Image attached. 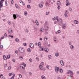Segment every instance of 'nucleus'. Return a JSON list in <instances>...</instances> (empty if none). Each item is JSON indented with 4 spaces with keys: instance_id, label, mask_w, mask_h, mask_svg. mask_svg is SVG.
Returning a JSON list of instances; mask_svg holds the SVG:
<instances>
[{
    "instance_id": "obj_14",
    "label": "nucleus",
    "mask_w": 79,
    "mask_h": 79,
    "mask_svg": "<svg viewBox=\"0 0 79 79\" xmlns=\"http://www.w3.org/2000/svg\"><path fill=\"white\" fill-rule=\"evenodd\" d=\"M13 17L14 18V19H15L16 18V15L15 14H13Z\"/></svg>"
},
{
    "instance_id": "obj_23",
    "label": "nucleus",
    "mask_w": 79,
    "mask_h": 79,
    "mask_svg": "<svg viewBox=\"0 0 79 79\" xmlns=\"http://www.w3.org/2000/svg\"><path fill=\"white\" fill-rule=\"evenodd\" d=\"M27 51L28 52H31V50L30 48H28L27 49Z\"/></svg>"
},
{
    "instance_id": "obj_33",
    "label": "nucleus",
    "mask_w": 79,
    "mask_h": 79,
    "mask_svg": "<svg viewBox=\"0 0 79 79\" xmlns=\"http://www.w3.org/2000/svg\"><path fill=\"white\" fill-rule=\"evenodd\" d=\"M10 58V55H8L7 56V59H9V58Z\"/></svg>"
},
{
    "instance_id": "obj_53",
    "label": "nucleus",
    "mask_w": 79,
    "mask_h": 79,
    "mask_svg": "<svg viewBox=\"0 0 79 79\" xmlns=\"http://www.w3.org/2000/svg\"><path fill=\"white\" fill-rule=\"evenodd\" d=\"M19 76L20 77H22V75L21 74H19Z\"/></svg>"
},
{
    "instance_id": "obj_20",
    "label": "nucleus",
    "mask_w": 79,
    "mask_h": 79,
    "mask_svg": "<svg viewBox=\"0 0 79 79\" xmlns=\"http://www.w3.org/2000/svg\"><path fill=\"white\" fill-rule=\"evenodd\" d=\"M39 6L40 8H42V7H43V5L41 4H39Z\"/></svg>"
},
{
    "instance_id": "obj_37",
    "label": "nucleus",
    "mask_w": 79,
    "mask_h": 79,
    "mask_svg": "<svg viewBox=\"0 0 79 79\" xmlns=\"http://www.w3.org/2000/svg\"><path fill=\"white\" fill-rule=\"evenodd\" d=\"M60 73H63V70L62 69H60Z\"/></svg>"
},
{
    "instance_id": "obj_34",
    "label": "nucleus",
    "mask_w": 79,
    "mask_h": 79,
    "mask_svg": "<svg viewBox=\"0 0 79 79\" xmlns=\"http://www.w3.org/2000/svg\"><path fill=\"white\" fill-rule=\"evenodd\" d=\"M13 74H14L13 73H10L9 74V76H11V75H13Z\"/></svg>"
},
{
    "instance_id": "obj_13",
    "label": "nucleus",
    "mask_w": 79,
    "mask_h": 79,
    "mask_svg": "<svg viewBox=\"0 0 79 79\" xmlns=\"http://www.w3.org/2000/svg\"><path fill=\"white\" fill-rule=\"evenodd\" d=\"M62 26V28L63 29H65L66 28V24H63ZM63 25H64V26H63Z\"/></svg>"
},
{
    "instance_id": "obj_7",
    "label": "nucleus",
    "mask_w": 79,
    "mask_h": 79,
    "mask_svg": "<svg viewBox=\"0 0 79 79\" xmlns=\"http://www.w3.org/2000/svg\"><path fill=\"white\" fill-rule=\"evenodd\" d=\"M8 32L10 33V34H12V33H13V30L11 29L9 30L8 31Z\"/></svg>"
},
{
    "instance_id": "obj_8",
    "label": "nucleus",
    "mask_w": 79,
    "mask_h": 79,
    "mask_svg": "<svg viewBox=\"0 0 79 79\" xmlns=\"http://www.w3.org/2000/svg\"><path fill=\"white\" fill-rule=\"evenodd\" d=\"M60 63L62 66H63V65H64V63H63V61L62 60H60Z\"/></svg>"
},
{
    "instance_id": "obj_51",
    "label": "nucleus",
    "mask_w": 79,
    "mask_h": 79,
    "mask_svg": "<svg viewBox=\"0 0 79 79\" xmlns=\"http://www.w3.org/2000/svg\"><path fill=\"white\" fill-rule=\"evenodd\" d=\"M65 13L66 14H68V13H69V12H68L67 11V10L66 11Z\"/></svg>"
},
{
    "instance_id": "obj_42",
    "label": "nucleus",
    "mask_w": 79,
    "mask_h": 79,
    "mask_svg": "<svg viewBox=\"0 0 79 79\" xmlns=\"http://www.w3.org/2000/svg\"><path fill=\"white\" fill-rule=\"evenodd\" d=\"M15 7H16V8H19V6H18V5L16 4H15Z\"/></svg>"
},
{
    "instance_id": "obj_16",
    "label": "nucleus",
    "mask_w": 79,
    "mask_h": 79,
    "mask_svg": "<svg viewBox=\"0 0 79 79\" xmlns=\"http://www.w3.org/2000/svg\"><path fill=\"white\" fill-rule=\"evenodd\" d=\"M44 51H45V52H48V49L46 48H44Z\"/></svg>"
},
{
    "instance_id": "obj_22",
    "label": "nucleus",
    "mask_w": 79,
    "mask_h": 79,
    "mask_svg": "<svg viewBox=\"0 0 79 79\" xmlns=\"http://www.w3.org/2000/svg\"><path fill=\"white\" fill-rule=\"evenodd\" d=\"M15 41L17 42H19V40L18 38H16L15 39Z\"/></svg>"
},
{
    "instance_id": "obj_38",
    "label": "nucleus",
    "mask_w": 79,
    "mask_h": 79,
    "mask_svg": "<svg viewBox=\"0 0 79 79\" xmlns=\"http://www.w3.org/2000/svg\"><path fill=\"white\" fill-rule=\"evenodd\" d=\"M11 4H13L14 2L13 0H11L10 1Z\"/></svg>"
},
{
    "instance_id": "obj_4",
    "label": "nucleus",
    "mask_w": 79,
    "mask_h": 79,
    "mask_svg": "<svg viewBox=\"0 0 79 79\" xmlns=\"http://www.w3.org/2000/svg\"><path fill=\"white\" fill-rule=\"evenodd\" d=\"M67 74H73V71H71L70 70H69L68 71L67 73Z\"/></svg>"
},
{
    "instance_id": "obj_61",
    "label": "nucleus",
    "mask_w": 79,
    "mask_h": 79,
    "mask_svg": "<svg viewBox=\"0 0 79 79\" xmlns=\"http://www.w3.org/2000/svg\"><path fill=\"white\" fill-rule=\"evenodd\" d=\"M4 36H5V37H6V36H7V34H6L5 33L4 35Z\"/></svg>"
},
{
    "instance_id": "obj_5",
    "label": "nucleus",
    "mask_w": 79,
    "mask_h": 79,
    "mask_svg": "<svg viewBox=\"0 0 79 79\" xmlns=\"http://www.w3.org/2000/svg\"><path fill=\"white\" fill-rule=\"evenodd\" d=\"M73 23L74 24H79V22L77 20H75L74 21Z\"/></svg>"
},
{
    "instance_id": "obj_47",
    "label": "nucleus",
    "mask_w": 79,
    "mask_h": 79,
    "mask_svg": "<svg viewBox=\"0 0 79 79\" xmlns=\"http://www.w3.org/2000/svg\"><path fill=\"white\" fill-rule=\"evenodd\" d=\"M0 48H3V45H0Z\"/></svg>"
},
{
    "instance_id": "obj_28",
    "label": "nucleus",
    "mask_w": 79,
    "mask_h": 79,
    "mask_svg": "<svg viewBox=\"0 0 79 79\" xmlns=\"http://www.w3.org/2000/svg\"><path fill=\"white\" fill-rule=\"evenodd\" d=\"M22 64L24 66V67H26V64L25 63H22Z\"/></svg>"
},
{
    "instance_id": "obj_18",
    "label": "nucleus",
    "mask_w": 79,
    "mask_h": 79,
    "mask_svg": "<svg viewBox=\"0 0 79 79\" xmlns=\"http://www.w3.org/2000/svg\"><path fill=\"white\" fill-rule=\"evenodd\" d=\"M3 58L4 60H6V56H5V55H4L3 56Z\"/></svg>"
},
{
    "instance_id": "obj_64",
    "label": "nucleus",
    "mask_w": 79,
    "mask_h": 79,
    "mask_svg": "<svg viewBox=\"0 0 79 79\" xmlns=\"http://www.w3.org/2000/svg\"><path fill=\"white\" fill-rule=\"evenodd\" d=\"M67 79H72V78L71 77H69L67 78Z\"/></svg>"
},
{
    "instance_id": "obj_44",
    "label": "nucleus",
    "mask_w": 79,
    "mask_h": 79,
    "mask_svg": "<svg viewBox=\"0 0 79 79\" xmlns=\"http://www.w3.org/2000/svg\"><path fill=\"white\" fill-rule=\"evenodd\" d=\"M41 65H44V62H42L41 63Z\"/></svg>"
},
{
    "instance_id": "obj_56",
    "label": "nucleus",
    "mask_w": 79,
    "mask_h": 79,
    "mask_svg": "<svg viewBox=\"0 0 79 79\" xmlns=\"http://www.w3.org/2000/svg\"><path fill=\"white\" fill-rule=\"evenodd\" d=\"M20 3H23V1H20Z\"/></svg>"
},
{
    "instance_id": "obj_54",
    "label": "nucleus",
    "mask_w": 79,
    "mask_h": 79,
    "mask_svg": "<svg viewBox=\"0 0 79 79\" xmlns=\"http://www.w3.org/2000/svg\"><path fill=\"white\" fill-rule=\"evenodd\" d=\"M57 32H58V33H60V32H61V31H60V30H58V31H57Z\"/></svg>"
},
{
    "instance_id": "obj_29",
    "label": "nucleus",
    "mask_w": 79,
    "mask_h": 79,
    "mask_svg": "<svg viewBox=\"0 0 79 79\" xmlns=\"http://www.w3.org/2000/svg\"><path fill=\"white\" fill-rule=\"evenodd\" d=\"M55 55L56 56H59V53H56L55 54Z\"/></svg>"
},
{
    "instance_id": "obj_60",
    "label": "nucleus",
    "mask_w": 79,
    "mask_h": 79,
    "mask_svg": "<svg viewBox=\"0 0 79 79\" xmlns=\"http://www.w3.org/2000/svg\"><path fill=\"white\" fill-rule=\"evenodd\" d=\"M36 60H38V61H39V57H36Z\"/></svg>"
},
{
    "instance_id": "obj_36",
    "label": "nucleus",
    "mask_w": 79,
    "mask_h": 79,
    "mask_svg": "<svg viewBox=\"0 0 79 79\" xmlns=\"http://www.w3.org/2000/svg\"><path fill=\"white\" fill-rule=\"evenodd\" d=\"M70 48L72 49H73L74 48V46H73V45H71L70 46Z\"/></svg>"
},
{
    "instance_id": "obj_39",
    "label": "nucleus",
    "mask_w": 79,
    "mask_h": 79,
    "mask_svg": "<svg viewBox=\"0 0 79 79\" xmlns=\"http://www.w3.org/2000/svg\"><path fill=\"white\" fill-rule=\"evenodd\" d=\"M7 23L9 24H11V21H8Z\"/></svg>"
},
{
    "instance_id": "obj_62",
    "label": "nucleus",
    "mask_w": 79,
    "mask_h": 79,
    "mask_svg": "<svg viewBox=\"0 0 79 79\" xmlns=\"http://www.w3.org/2000/svg\"><path fill=\"white\" fill-rule=\"evenodd\" d=\"M26 32H28V30H27V29H26Z\"/></svg>"
},
{
    "instance_id": "obj_59",
    "label": "nucleus",
    "mask_w": 79,
    "mask_h": 79,
    "mask_svg": "<svg viewBox=\"0 0 79 79\" xmlns=\"http://www.w3.org/2000/svg\"><path fill=\"white\" fill-rule=\"evenodd\" d=\"M69 4H70L69 3H68L66 4V6H68V5H69Z\"/></svg>"
},
{
    "instance_id": "obj_11",
    "label": "nucleus",
    "mask_w": 79,
    "mask_h": 79,
    "mask_svg": "<svg viewBox=\"0 0 79 79\" xmlns=\"http://www.w3.org/2000/svg\"><path fill=\"white\" fill-rule=\"evenodd\" d=\"M44 29L46 31H48V27L47 26H45L44 27Z\"/></svg>"
},
{
    "instance_id": "obj_6",
    "label": "nucleus",
    "mask_w": 79,
    "mask_h": 79,
    "mask_svg": "<svg viewBox=\"0 0 79 79\" xmlns=\"http://www.w3.org/2000/svg\"><path fill=\"white\" fill-rule=\"evenodd\" d=\"M30 46L32 48H34V44L32 43H30Z\"/></svg>"
},
{
    "instance_id": "obj_1",
    "label": "nucleus",
    "mask_w": 79,
    "mask_h": 79,
    "mask_svg": "<svg viewBox=\"0 0 79 79\" xmlns=\"http://www.w3.org/2000/svg\"><path fill=\"white\" fill-rule=\"evenodd\" d=\"M19 50L20 53L24 52V48L23 47H20L19 48Z\"/></svg>"
},
{
    "instance_id": "obj_43",
    "label": "nucleus",
    "mask_w": 79,
    "mask_h": 79,
    "mask_svg": "<svg viewBox=\"0 0 79 79\" xmlns=\"http://www.w3.org/2000/svg\"><path fill=\"white\" fill-rule=\"evenodd\" d=\"M48 39V38H47V37H45V38H44L45 40H47Z\"/></svg>"
},
{
    "instance_id": "obj_41",
    "label": "nucleus",
    "mask_w": 79,
    "mask_h": 79,
    "mask_svg": "<svg viewBox=\"0 0 79 79\" xmlns=\"http://www.w3.org/2000/svg\"><path fill=\"white\" fill-rule=\"evenodd\" d=\"M46 6L47 7L48 6V2H46Z\"/></svg>"
},
{
    "instance_id": "obj_25",
    "label": "nucleus",
    "mask_w": 79,
    "mask_h": 79,
    "mask_svg": "<svg viewBox=\"0 0 79 79\" xmlns=\"http://www.w3.org/2000/svg\"><path fill=\"white\" fill-rule=\"evenodd\" d=\"M38 46L40 48H41V45H40V42H39L38 43Z\"/></svg>"
},
{
    "instance_id": "obj_10",
    "label": "nucleus",
    "mask_w": 79,
    "mask_h": 79,
    "mask_svg": "<svg viewBox=\"0 0 79 79\" xmlns=\"http://www.w3.org/2000/svg\"><path fill=\"white\" fill-rule=\"evenodd\" d=\"M58 23H61L63 22V20L61 19H58V21H57Z\"/></svg>"
},
{
    "instance_id": "obj_63",
    "label": "nucleus",
    "mask_w": 79,
    "mask_h": 79,
    "mask_svg": "<svg viewBox=\"0 0 79 79\" xmlns=\"http://www.w3.org/2000/svg\"><path fill=\"white\" fill-rule=\"evenodd\" d=\"M69 10H70V11H71V10H72V8H69Z\"/></svg>"
},
{
    "instance_id": "obj_40",
    "label": "nucleus",
    "mask_w": 79,
    "mask_h": 79,
    "mask_svg": "<svg viewBox=\"0 0 79 79\" xmlns=\"http://www.w3.org/2000/svg\"><path fill=\"white\" fill-rule=\"evenodd\" d=\"M19 58H20V60H22L23 58V57L22 56H20Z\"/></svg>"
},
{
    "instance_id": "obj_32",
    "label": "nucleus",
    "mask_w": 79,
    "mask_h": 79,
    "mask_svg": "<svg viewBox=\"0 0 79 79\" xmlns=\"http://www.w3.org/2000/svg\"><path fill=\"white\" fill-rule=\"evenodd\" d=\"M0 77H1V78L2 79V78H3V74H1Z\"/></svg>"
},
{
    "instance_id": "obj_49",
    "label": "nucleus",
    "mask_w": 79,
    "mask_h": 79,
    "mask_svg": "<svg viewBox=\"0 0 79 79\" xmlns=\"http://www.w3.org/2000/svg\"><path fill=\"white\" fill-rule=\"evenodd\" d=\"M4 37V36H3L2 37V38H1V39H0L1 41L3 39Z\"/></svg>"
},
{
    "instance_id": "obj_31",
    "label": "nucleus",
    "mask_w": 79,
    "mask_h": 79,
    "mask_svg": "<svg viewBox=\"0 0 79 79\" xmlns=\"http://www.w3.org/2000/svg\"><path fill=\"white\" fill-rule=\"evenodd\" d=\"M11 66H10L8 68V70H10L11 69Z\"/></svg>"
},
{
    "instance_id": "obj_3",
    "label": "nucleus",
    "mask_w": 79,
    "mask_h": 79,
    "mask_svg": "<svg viewBox=\"0 0 79 79\" xmlns=\"http://www.w3.org/2000/svg\"><path fill=\"white\" fill-rule=\"evenodd\" d=\"M53 20H57V21H58V16H55L54 18H53Z\"/></svg>"
},
{
    "instance_id": "obj_45",
    "label": "nucleus",
    "mask_w": 79,
    "mask_h": 79,
    "mask_svg": "<svg viewBox=\"0 0 79 79\" xmlns=\"http://www.w3.org/2000/svg\"><path fill=\"white\" fill-rule=\"evenodd\" d=\"M48 57L49 59H50L51 58V57H52V56H51V55H49L48 56Z\"/></svg>"
},
{
    "instance_id": "obj_17",
    "label": "nucleus",
    "mask_w": 79,
    "mask_h": 79,
    "mask_svg": "<svg viewBox=\"0 0 79 79\" xmlns=\"http://www.w3.org/2000/svg\"><path fill=\"white\" fill-rule=\"evenodd\" d=\"M61 4V2L59 1H58L57 2V5H60Z\"/></svg>"
},
{
    "instance_id": "obj_58",
    "label": "nucleus",
    "mask_w": 79,
    "mask_h": 79,
    "mask_svg": "<svg viewBox=\"0 0 79 79\" xmlns=\"http://www.w3.org/2000/svg\"><path fill=\"white\" fill-rule=\"evenodd\" d=\"M12 61L13 62H15V60L14 59H12Z\"/></svg>"
},
{
    "instance_id": "obj_50",
    "label": "nucleus",
    "mask_w": 79,
    "mask_h": 79,
    "mask_svg": "<svg viewBox=\"0 0 79 79\" xmlns=\"http://www.w3.org/2000/svg\"><path fill=\"white\" fill-rule=\"evenodd\" d=\"M29 61H30V62H32V60L31 59H29Z\"/></svg>"
},
{
    "instance_id": "obj_52",
    "label": "nucleus",
    "mask_w": 79,
    "mask_h": 79,
    "mask_svg": "<svg viewBox=\"0 0 79 79\" xmlns=\"http://www.w3.org/2000/svg\"><path fill=\"white\" fill-rule=\"evenodd\" d=\"M4 67H6L7 66V64H5L4 65Z\"/></svg>"
},
{
    "instance_id": "obj_57",
    "label": "nucleus",
    "mask_w": 79,
    "mask_h": 79,
    "mask_svg": "<svg viewBox=\"0 0 79 79\" xmlns=\"http://www.w3.org/2000/svg\"><path fill=\"white\" fill-rule=\"evenodd\" d=\"M28 3H31V0H28Z\"/></svg>"
},
{
    "instance_id": "obj_21",
    "label": "nucleus",
    "mask_w": 79,
    "mask_h": 79,
    "mask_svg": "<svg viewBox=\"0 0 79 79\" xmlns=\"http://www.w3.org/2000/svg\"><path fill=\"white\" fill-rule=\"evenodd\" d=\"M35 23L37 26L39 25V22H38V21L37 20H36L35 21Z\"/></svg>"
},
{
    "instance_id": "obj_26",
    "label": "nucleus",
    "mask_w": 79,
    "mask_h": 79,
    "mask_svg": "<svg viewBox=\"0 0 79 79\" xmlns=\"http://www.w3.org/2000/svg\"><path fill=\"white\" fill-rule=\"evenodd\" d=\"M20 68H21V69H23V70H25V68H24V67H23V66H20Z\"/></svg>"
},
{
    "instance_id": "obj_2",
    "label": "nucleus",
    "mask_w": 79,
    "mask_h": 79,
    "mask_svg": "<svg viewBox=\"0 0 79 79\" xmlns=\"http://www.w3.org/2000/svg\"><path fill=\"white\" fill-rule=\"evenodd\" d=\"M60 70L59 67L56 66L55 67V70L56 73H58V71Z\"/></svg>"
},
{
    "instance_id": "obj_30",
    "label": "nucleus",
    "mask_w": 79,
    "mask_h": 79,
    "mask_svg": "<svg viewBox=\"0 0 79 79\" xmlns=\"http://www.w3.org/2000/svg\"><path fill=\"white\" fill-rule=\"evenodd\" d=\"M4 0H1L0 1V3L3 4V2H4Z\"/></svg>"
},
{
    "instance_id": "obj_55",
    "label": "nucleus",
    "mask_w": 79,
    "mask_h": 79,
    "mask_svg": "<svg viewBox=\"0 0 79 79\" xmlns=\"http://www.w3.org/2000/svg\"><path fill=\"white\" fill-rule=\"evenodd\" d=\"M58 10H60V6H59L57 7Z\"/></svg>"
},
{
    "instance_id": "obj_24",
    "label": "nucleus",
    "mask_w": 79,
    "mask_h": 79,
    "mask_svg": "<svg viewBox=\"0 0 79 79\" xmlns=\"http://www.w3.org/2000/svg\"><path fill=\"white\" fill-rule=\"evenodd\" d=\"M40 51H41V52H42V51L43 50H44V48H42V47H41V48H40Z\"/></svg>"
},
{
    "instance_id": "obj_9",
    "label": "nucleus",
    "mask_w": 79,
    "mask_h": 79,
    "mask_svg": "<svg viewBox=\"0 0 79 79\" xmlns=\"http://www.w3.org/2000/svg\"><path fill=\"white\" fill-rule=\"evenodd\" d=\"M39 68L41 70H43V66L42 65H40L39 66Z\"/></svg>"
},
{
    "instance_id": "obj_19",
    "label": "nucleus",
    "mask_w": 79,
    "mask_h": 79,
    "mask_svg": "<svg viewBox=\"0 0 79 79\" xmlns=\"http://www.w3.org/2000/svg\"><path fill=\"white\" fill-rule=\"evenodd\" d=\"M40 32H43L44 31V29L43 28H41L40 29Z\"/></svg>"
},
{
    "instance_id": "obj_27",
    "label": "nucleus",
    "mask_w": 79,
    "mask_h": 79,
    "mask_svg": "<svg viewBox=\"0 0 79 79\" xmlns=\"http://www.w3.org/2000/svg\"><path fill=\"white\" fill-rule=\"evenodd\" d=\"M24 14L25 16L27 15V11H25L24 12Z\"/></svg>"
},
{
    "instance_id": "obj_35",
    "label": "nucleus",
    "mask_w": 79,
    "mask_h": 79,
    "mask_svg": "<svg viewBox=\"0 0 79 79\" xmlns=\"http://www.w3.org/2000/svg\"><path fill=\"white\" fill-rule=\"evenodd\" d=\"M27 8L28 9L31 8V6L30 5H27Z\"/></svg>"
},
{
    "instance_id": "obj_46",
    "label": "nucleus",
    "mask_w": 79,
    "mask_h": 79,
    "mask_svg": "<svg viewBox=\"0 0 79 79\" xmlns=\"http://www.w3.org/2000/svg\"><path fill=\"white\" fill-rule=\"evenodd\" d=\"M23 45L24 46H27V44H26V43H24Z\"/></svg>"
},
{
    "instance_id": "obj_12",
    "label": "nucleus",
    "mask_w": 79,
    "mask_h": 79,
    "mask_svg": "<svg viewBox=\"0 0 79 79\" xmlns=\"http://www.w3.org/2000/svg\"><path fill=\"white\" fill-rule=\"evenodd\" d=\"M41 78L42 79H46V77L44 75L41 76Z\"/></svg>"
},
{
    "instance_id": "obj_48",
    "label": "nucleus",
    "mask_w": 79,
    "mask_h": 79,
    "mask_svg": "<svg viewBox=\"0 0 79 79\" xmlns=\"http://www.w3.org/2000/svg\"><path fill=\"white\" fill-rule=\"evenodd\" d=\"M46 15H49V12H47L46 13Z\"/></svg>"
},
{
    "instance_id": "obj_15",
    "label": "nucleus",
    "mask_w": 79,
    "mask_h": 79,
    "mask_svg": "<svg viewBox=\"0 0 79 79\" xmlns=\"http://www.w3.org/2000/svg\"><path fill=\"white\" fill-rule=\"evenodd\" d=\"M3 7V4L0 3V11H1V8Z\"/></svg>"
}]
</instances>
